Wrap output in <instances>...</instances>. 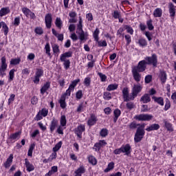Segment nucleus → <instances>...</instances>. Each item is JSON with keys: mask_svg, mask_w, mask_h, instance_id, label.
<instances>
[{"mask_svg": "<svg viewBox=\"0 0 176 176\" xmlns=\"http://www.w3.org/2000/svg\"><path fill=\"white\" fill-rule=\"evenodd\" d=\"M124 31L126 30V32L128 34H130V35H134V29L130 25H123Z\"/></svg>", "mask_w": 176, "mask_h": 176, "instance_id": "473e14b6", "label": "nucleus"}, {"mask_svg": "<svg viewBox=\"0 0 176 176\" xmlns=\"http://www.w3.org/2000/svg\"><path fill=\"white\" fill-rule=\"evenodd\" d=\"M25 166L28 173H31V171H34V170H35V166H34V165L31 164V162H30L27 158L25 159Z\"/></svg>", "mask_w": 176, "mask_h": 176, "instance_id": "412c9836", "label": "nucleus"}, {"mask_svg": "<svg viewBox=\"0 0 176 176\" xmlns=\"http://www.w3.org/2000/svg\"><path fill=\"white\" fill-rule=\"evenodd\" d=\"M147 28L149 31H153L155 26H153V21L151 19L146 21Z\"/></svg>", "mask_w": 176, "mask_h": 176, "instance_id": "58836bf2", "label": "nucleus"}, {"mask_svg": "<svg viewBox=\"0 0 176 176\" xmlns=\"http://www.w3.org/2000/svg\"><path fill=\"white\" fill-rule=\"evenodd\" d=\"M69 16L71 18L69 20V23H76V21H77V20H76V16H77L76 12H75V11L70 12L69 13Z\"/></svg>", "mask_w": 176, "mask_h": 176, "instance_id": "c85d7f7f", "label": "nucleus"}, {"mask_svg": "<svg viewBox=\"0 0 176 176\" xmlns=\"http://www.w3.org/2000/svg\"><path fill=\"white\" fill-rule=\"evenodd\" d=\"M138 43L140 47H146L148 46V41L144 38H139Z\"/></svg>", "mask_w": 176, "mask_h": 176, "instance_id": "2f4dec72", "label": "nucleus"}, {"mask_svg": "<svg viewBox=\"0 0 176 176\" xmlns=\"http://www.w3.org/2000/svg\"><path fill=\"white\" fill-rule=\"evenodd\" d=\"M21 137V131H19L14 133H11L7 140V142L8 144H14V142H15L16 141H18V140H20Z\"/></svg>", "mask_w": 176, "mask_h": 176, "instance_id": "1a4fd4ad", "label": "nucleus"}, {"mask_svg": "<svg viewBox=\"0 0 176 176\" xmlns=\"http://www.w3.org/2000/svg\"><path fill=\"white\" fill-rule=\"evenodd\" d=\"M34 149H35V144L32 143L30 144L29 150L28 151V156L32 157V152H34Z\"/></svg>", "mask_w": 176, "mask_h": 176, "instance_id": "864d4df0", "label": "nucleus"}, {"mask_svg": "<svg viewBox=\"0 0 176 176\" xmlns=\"http://www.w3.org/2000/svg\"><path fill=\"white\" fill-rule=\"evenodd\" d=\"M103 98L107 101H109V100H112V94L108 91H105L103 93Z\"/></svg>", "mask_w": 176, "mask_h": 176, "instance_id": "09e8293b", "label": "nucleus"}, {"mask_svg": "<svg viewBox=\"0 0 176 176\" xmlns=\"http://www.w3.org/2000/svg\"><path fill=\"white\" fill-rule=\"evenodd\" d=\"M50 89V82H46L43 86L41 88L40 92L42 96L46 93Z\"/></svg>", "mask_w": 176, "mask_h": 176, "instance_id": "a878e982", "label": "nucleus"}, {"mask_svg": "<svg viewBox=\"0 0 176 176\" xmlns=\"http://www.w3.org/2000/svg\"><path fill=\"white\" fill-rule=\"evenodd\" d=\"M87 160L89 163H90V164H92V166H96L98 162L96 157H94V155H89L87 157Z\"/></svg>", "mask_w": 176, "mask_h": 176, "instance_id": "72a5a7b5", "label": "nucleus"}, {"mask_svg": "<svg viewBox=\"0 0 176 176\" xmlns=\"http://www.w3.org/2000/svg\"><path fill=\"white\" fill-rule=\"evenodd\" d=\"M169 108H171V103L170 102L168 98H166V104L164 106V111H168Z\"/></svg>", "mask_w": 176, "mask_h": 176, "instance_id": "0e129e2a", "label": "nucleus"}, {"mask_svg": "<svg viewBox=\"0 0 176 176\" xmlns=\"http://www.w3.org/2000/svg\"><path fill=\"white\" fill-rule=\"evenodd\" d=\"M152 98L155 102H157V104H158V105H161V107L164 105V99L163 97L153 96Z\"/></svg>", "mask_w": 176, "mask_h": 176, "instance_id": "c756f323", "label": "nucleus"}, {"mask_svg": "<svg viewBox=\"0 0 176 176\" xmlns=\"http://www.w3.org/2000/svg\"><path fill=\"white\" fill-rule=\"evenodd\" d=\"M13 163V154H10V156L8 157L6 162H4L3 166L5 168H9L12 164Z\"/></svg>", "mask_w": 176, "mask_h": 176, "instance_id": "4be33fe9", "label": "nucleus"}, {"mask_svg": "<svg viewBox=\"0 0 176 176\" xmlns=\"http://www.w3.org/2000/svg\"><path fill=\"white\" fill-rule=\"evenodd\" d=\"M144 34L148 42H151V41H152V34H151V32H145Z\"/></svg>", "mask_w": 176, "mask_h": 176, "instance_id": "774afa93", "label": "nucleus"}, {"mask_svg": "<svg viewBox=\"0 0 176 176\" xmlns=\"http://www.w3.org/2000/svg\"><path fill=\"white\" fill-rule=\"evenodd\" d=\"M2 29L3 30L4 35L6 36L9 33V27H8V25H6V23L2 21Z\"/></svg>", "mask_w": 176, "mask_h": 176, "instance_id": "3c124183", "label": "nucleus"}, {"mask_svg": "<svg viewBox=\"0 0 176 176\" xmlns=\"http://www.w3.org/2000/svg\"><path fill=\"white\" fill-rule=\"evenodd\" d=\"M140 102H143V104H148V102H151V95L148 94H144L140 98Z\"/></svg>", "mask_w": 176, "mask_h": 176, "instance_id": "5701e85b", "label": "nucleus"}, {"mask_svg": "<svg viewBox=\"0 0 176 176\" xmlns=\"http://www.w3.org/2000/svg\"><path fill=\"white\" fill-rule=\"evenodd\" d=\"M77 30L79 32L78 34L79 35L78 38L80 42H86V41L89 39V33L87 32H85V31H83V21L80 16L79 17V21L77 24Z\"/></svg>", "mask_w": 176, "mask_h": 176, "instance_id": "20e7f679", "label": "nucleus"}, {"mask_svg": "<svg viewBox=\"0 0 176 176\" xmlns=\"http://www.w3.org/2000/svg\"><path fill=\"white\" fill-rule=\"evenodd\" d=\"M10 13V8L9 7H3L0 9V17L7 16Z\"/></svg>", "mask_w": 176, "mask_h": 176, "instance_id": "393cba45", "label": "nucleus"}, {"mask_svg": "<svg viewBox=\"0 0 176 176\" xmlns=\"http://www.w3.org/2000/svg\"><path fill=\"white\" fill-rule=\"evenodd\" d=\"M82 97H83V91L82 90H78L76 93V98L77 100H80L82 98Z\"/></svg>", "mask_w": 176, "mask_h": 176, "instance_id": "e2e57ef3", "label": "nucleus"}, {"mask_svg": "<svg viewBox=\"0 0 176 176\" xmlns=\"http://www.w3.org/2000/svg\"><path fill=\"white\" fill-rule=\"evenodd\" d=\"M58 126V120L54 118L50 124V131L51 134H53V133H54V131L56 130V129H57Z\"/></svg>", "mask_w": 176, "mask_h": 176, "instance_id": "a211bd4d", "label": "nucleus"}, {"mask_svg": "<svg viewBox=\"0 0 176 176\" xmlns=\"http://www.w3.org/2000/svg\"><path fill=\"white\" fill-rule=\"evenodd\" d=\"M34 32L36 35H43V28L42 27H36L34 29Z\"/></svg>", "mask_w": 176, "mask_h": 176, "instance_id": "13d9d810", "label": "nucleus"}, {"mask_svg": "<svg viewBox=\"0 0 176 176\" xmlns=\"http://www.w3.org/2000/svg\"><path fill=\"white\" fill-rule=\"evenodd\" d=\"M148 67V63H146V60H140L136 66H134L132 68V75L135 82L139 83L141 82V72H145L146 71Z\"/></svg>", "mask_w": 176, "mask_h": 176, "instance_id": "f03ea898", "label": "nucleus"}, {"mask_svg": "<svg viewBox=\"0 0 176 176\" xmlns=\"http://www.w3.org/2000/svg\"><path fill=\"white\" fill-rule=\"evenodd\" d=\"M6 71H8V63H6V56H3L1 58L0 65V76L3 78L6 76Z\"/></svg>", "mask_w": 176, "mask_h": 176, "instance_id": "6e6552de", "label": "nucleus"}, {"mask_svg": "<svg viewBox=\"0 0 176 176\" xmlns=\"http://www.w3.org/2000/svg\"><path fill=\"white\" fill-rule=\"evenodd\" d=\"M128 127L130 130H135V129H138V124L135 121H133L128 125Z\"/></svg>", "mask_w": 176, "mask_h": 176, "instance_id": "5fc2aeb1", "label": "nucleus"}, {"mask_svg": "<svg viewBox=\"0 0 176 176\" xmlns=\"http://www.w3.org/2000/svg\"><path fill=\"white\" fill-rule=\"evenodd\" d=\"M168 12L170 19L174 20L175 19L176 6L173 3H168Z\"/></svg>", "mask_w": 176, "mask_h": 176, "instance_id": "dca6fc26", "label": "nucleus"}, {"mask_svg": "<svg viewBox=\"0 0 176 176\" xmlns=\"http://www.w3.org/2000/svg\"><path fill=\"white\" fill-rule=\"evenodd\" d=\"M75 89H73L72 87H69L68 89L66 90L65 93L62 94V97H64L65 98H67V97H71V93L74 91Z\"/></svg>", "mask_w": 176, "mask_h": 176, "instance_id": "37998d69", "label": "nucleus"}, {"mask_svg": "<svg viewBox=\"0 0 176 176\" xmlns=\"http://www.w3.org/2000/svg\"><path fill=\"white\" fill-rule=\"evenodd\" d=\"M145 126H146V124L145 123L138 124V128L134 135L135 144H138V142H141L142 141V139L145 135Z\"/></svg>", "mask_w": 176, "mask_h": 176, "instance_id": "7ed1b4c3", "label": "nucleus"}, {"mask_svg": "<svg viewBox=\"0 0 176 176\" xmlns=\"http://www.w3.org/2000/svg\"><path fill=\"white\" fill-rule=\"evenodd\" d=\"M60 124L61 127H65V126H67V117L65 116V115H63L60 116Z\"/></svg>", "mask_w": 176, "mask_h": 176, "instance_id": "c03bdc74", "label": "nucleus"}, {"mask_svg": "<svg viewBox=\"0 0 176 176\" xmlns=\"http://www.w3.org/2000/svg\"><path fill=\"white\" fill-rule=\"evenodd\" d=\"M61 146H63V142L60 141L54 146V147H53V152H58L61 148Z\"/></svg>", "mask_w": 176, "mask_h": 176, "instance_id": "de8ad7c7", "label": "nucleus"}, {"mask_svg": "<svg viewBox=\"0 0 176 176\" xmlns=\"http://www.w3.org/2000/svg\"><path fill=\"white\" fill-rule=\"evenodd\" d=\"M125 41H126V46H129L131 43V36L126 34L124 36Z\"/></svg>", "mask_w": 176, "mask_h": 176, "instance_id": "69168bd1", "label": "nucleus"}, {"mask_svg": "<svg viewBox=\"0 0 176 176\" xmlns=\"http://www.w3.org/2000/svg\"><path fill=\"white\" fill-rule=\"evenodd\" d=\"M153 16L157 18V17H162L163 14V10L162 8H156L154 12H153Z\"/></svg>", "mask_w": 176, "mask_h": 176, "instance_id": "e433bc0d", "label": "nucleus"}, {"mask_svg": "<svg viewBox=\"0 0 176 176\" xmlns=\"http://www.w3.org/2000/svg\"><path fill=\"white\" fill-rule=\"evenodd\" d=\"M72 54H73L72 51H69L63 54H61L60 56V60L61 63H63L64 68L66 70L69 69V67H71V60L67 58H69L72 57Z\"/></svg>", "mask_w": 176, "mask_h": 176, "instance_id": "39448f33", "label": "nucleus"}, {"mask_svg": "<svg viewBox=\"0 0 176 176\" xmlns=\"http://www.w3.org/2000/svg\"><path fill=\"white\" fill-rule=\"evenodd\" d=\"M121 150H122V153H125V155H126V156H129V155H131V151H133L130 144H126L125 145H122L121 146Z\"/></svg>", "mask_w": 176, "mask_h": 176, "instance_id": "f3484780", "label": "nucleus"}, {"mask_svg": "<svg viewBox=\"0 0 176 176\" xmlns=\"http://www.w3.org/2000/svg\"><path fill=\"white\" fill-rule=\"evenodd\" d=\"M141 91H142V87L140 83L133 85L131 95L129 94V87H124L122 89V97L124 102L134 101Z\"/></svg>", "mask_w": 176, "mask_h": 176, "instance_id": "f257e3e1", "label": "nucleus"}, {"mask_svg": "<svg viewBox=\"0 0 176 176\" xmlns=\"http://www.w3.org/2000/svg\"><path fill=\"white\" fill-rule=\"evenodd\" d=\"M113 168H115V162H111L108 164L107 168L104 169V173H109V171H111Z\"/></svg>", "mask_w": 176, "mask_h": 176, "instance_id": "a19ab883", "label": "nucleus"}, {"mask_svg": "<svg viewBox=\"0 0 176 176\" xmlns=\"http://www.w3.org/2000/svg\"><path fill=\"white\" fill-rule=\"evenodd\" d=\"M98 76L100 77L101 82H105V81L107 80V78H108V77L107 76V75L103 74L101 73V72H98Z\"/></svg>", "mask_w": 176, "mask_h": 176, "instance_id": "680f3d73", "label": "nucleus"}, {"mask_svg": "<svg viewBox=\"0 0 176 176\" xmlns=\"http://www.w3.org/2000/svg\"><path fill=\"white\" fill-rule=\"evenodd\" d=\"M159 78L160 79L162 85H164L167 82V73L164 70L160 72Z\"/></svg>", "mask_w": 176, "mask_h": 176, "instance_id": "6ab92c4d", "label": "nucleus"}, {"mask_svg": "<svg viewBox=\"0 0 176 176\" xmlns=\"http://www.w3.org/2000/svg\"><path fill=\"white\" fill-rule=\"evenodd\" d=\"M108 143L105 140H99L98 142H96L94 144L93 149L95 151V152H100L101 151V148H104V146H107Z\"/></svg>", "mask_w": 176, "mask_h": 176, "instance_id": "ddd939ff", "label": "nucleus"}, {"mask_svg": "<svg viewBox=\"0 0 176 176\" xmlns=\"http://www.w3.org/2000/svg\"><path fill=\"white\" fill-rule=\"evenodd\" d=\"M160 129V125L159 124H152L146 128V131L151 132V131H157Z\"/></svg>", "mask_w": 176, "mask_h": 176, "instance_id": "aec40b11", "label": "nucleus"}, {"mask_svg": "<svg viewBox=\"0 0 176 176\" xmlns=\"http://www.w3.org/2000/svg\"><path fill=\"white\" fill-rule=\"evenodd\" d=\"M84 131H86V126L83 124H80L74 129V134H76L80 140H82V135Z\"/></svg>", "mask_w": 176, "mask_h": 176, "instance_id": "9b49d317", "label": "nucleus"}, {"mask_svg": "<svg viewBox=\"0 0 176 176\" xmlns=\"http://www.w3.org/2000/svg\"><path fill=\"white\" fill-rule=\"evenodd\" d=\"M100 29L98 28H96L94 32H93V38L96 42H98L100 41Z\"/></svg>", "mask_w": 176, "mask_h": 176, "instance_id": "c9c22d12", "label": "nucleus"}, {"mask_svg": "<svg viewBox=\"0 0 176 176\" xmlns=\"http://www.w3.org/2000/svg\"><path fill=\"white\" fill-rule=\"evenodd\" d=\"M135 120H138V122H150L153 119V116L152 114L142 113L139 115H135L133 117Z\"/></svg>", "mask_w": 176, "mask_h": 176, "instance_id": "0eeeda50", "label": "nucleus"}, {"mask_svg": "<svg viewBox=\"0 0 176 176\" xmlns=\"http://www.w3.org/2000/svg\"><path fill=\"white\" fill-rule=\"evenodd\" d=\"M122 115V111L119 109H116L113 111V122L116 123L118 122V120L119 119V117Z\"/></svg>", "mask_w": 176, "mask_h": 176, "instance_id": "cd10ccee", "label": "nucleus"}, {"mask_svg": "<svg viewBox=\"0 0 176 176\" xmlns=\"http://www.w3.org/2000/svg\"><path fill=\"white\" fill-rule=\"evenodd\" d=\"M20 21H21L20 16H16L14 19V22L12 23V24L13 25H14V27H19V25H20Z\"/></svg>", "mask_w": 176, "mask_h": 176, "instance_id": "052dcab7", "label": "nucleus"}, {"mask_svg": "<svg viewBox=\"0 0 176 176\" xmlns=\"http://www.w3.org/2000/svg\"><path fill=\"white\" fill-rule=\"evenodd\" d=\"M163 122L164 126L166 128L167 131L173 133V131H174V127H173V124L167 121V120H164Z\"/></svg>", "mask_w": 176, "mask_h": 176, "instance_id": "b1692460", "label": "nucleus"}, {"mask_svg": "<svg viewBox=\"0 0 176 176\" xmlns=\"http://www.w3.org/2000/svg\"><path fill=\"white\" fill-rule=\"evenodd\" d=\"M45 54L47 55L50 58H52V54L50 53V44L49 43H47L45 45Z\"/></svg>", "mask_w": 176, "mask_h": 176, "instance_id": "ea45409f", "label": "nucleus"}, {"mask_svg": "<svg viewBox=\"0 0 176 176\" xmlns=\"http://www.w3.org/2000/svg\"><path fill=\"white\" fill-rule=\"evenodd\" d=\"M41 76H43V69L42 68L36 69V73L34 75V78L33 79V82L35 85H39V82H41Z\"/></svg>", "mask_w": 176, "mask_h": 176, "instance_id": "f8f14e48", "label": "nucleus"}, {"mask_svg": "<svg viewBox=\"0 0 176 176\" xmlns=\"http://www.w3.org/2000/svg\"><path fill=\"white\" fill-rule=\"evenodd\" d=\"M49 115V109L46 108H43L41 110L37 113L36 116L34 117V120L39 122V120H42L43 118H46Z\"/></svg>", "mask_w": 176, "mask_h": 176, "instance_id": "9d476101", "label": "nucleus"}, {"mask_svg": "<svg viewBox=\"0 0 176 176\" xmlns=\"http://www.w3.org/2000/svg\"><path fill=\"white\" fill-rule=\"evenodd\" d=\"M22 12L26 17H28V16H30V13H31V10L27 7H24L22 8Z\"/></svg>", "mask_w": 176, "mask_h": 176, "instance_id": "4d7b16f0", "label": "nucleus"}, {"mask_svg": "<svg viewBox=\"0 0 176 176\" xmlns=\"http://www.w3.org/2000/svg\"><path fill=\"white\" fill-rule=\"evenodd\" d=\"M80 82V78L76 79L71 82L69 87H71L72 89L75 90V87H76V86H78V83H79Z\"/></svg>", "mask_w": 176, "mask_h": 176, "instance_id": "49530a36", "label": "nucleus"}, {"mask_svg": "<svg viewBox=\"0 0 176 176\" xmlns=\"http://www.w3.org/2000/svg\"><path fill=\"white\" fill-rule=\"evenodd\" d=\"M65 100H67V98H65L64 96H60V98L58 100L60 107L62 109H65V108H67V102H65Z\"/></svg>", "mask_w": 176, "mask_h": 176, "instance_id": "7c9ffc66", "label": "nucleus"}, {"mask_svg": "<svg viewBox=\"0 0 176 176\" xmlns=\"http://www.w3.org/2000/svg\"><path fill=\"white\" fill-rule=\"evenodd\" d=\"M112 16L116 19H119V17H120V13L119 12V11L115 10L113 13H112Z\"/></svg>", "mask_w": 176, "mask_h": 176, "instance_id": "338daca9", "label": "nucleus"}, {"mask_svg": "<svg viewBox=\"0 0 176 176\" xmlns=\"http://www.w3.org/2000/svg\"><path fill=\"white\" fill-rule=\"evenodd\" d=\"M153 79V78L152 75L151 74L146 75L144 78V83H146V85H148L151 83V82H152Z\"/></svg>", "mask_w": 176, "mask_h": 176, "instance_id": "6e6d98bb", "label": "nucleus"}, {"mask_svg": "<svg viewBox=\"0 0 176 176\" xmlns=\"http://www.w3.org/2000/svg\"><path fill=\"white\" fill-rule=\"evenodd\" d=\"M100 137H102L104 138L108 135V129H102L101 131H100Z\"/></svg>", "mask_w": 176, "mask_h": 176, "instance_id": "bf43d9fd", "label": "nucleus"}, {"mask_svg": "<svg viewBox=\"0 0 176 176\" xmlns=\"http://www.w3.org/2000/svg\"><path fill=\"white\" fill-rule=\"evenodd\" d=\"M118 87H119V85L116 83L110 84L108 85L106 90L107 91H113V90H118Z\"/></svg>", "mask_w": 176, "mask_h": 176, "instance_id": "f704fd0d", "label": "nucleus"}, {"mask_svg": "<svg viewBox=\"0 0 176 176\" xmlns=\"http://www.w3.org/2000/svg\"><path fill=\"white\" fill-rule=\"evenodd\" d=\"M21 62V58H12L10 61V65H19L20 63Z\"/></svg>", "mask_w": 176, "mask_h": 176, "instance_id": "a18cd8bd", "label": "nucleus"}, {"mask_svg": "<svg viewBox=\"0 0 176 176\" xmlns=\"http://www.w3.org/2000/svg\"><path fill=\"white\" fill-rule=\"evenodd\" d=\"M55 25L59 30H61L63 28V21H61V18L57 17L55 20Z\"/></svg>", "mask_w": 176, "mask_h": 176, "instance_id": "79ce46f5", "label": "nucleus"}, {"mask_svg": "<svg viewBox=\"0 0 176 176\" xmlns=\"http://www.w3.org/2000/svg\"><path fill=\"white\" fill-rule=\"evenodd\" d=\"M83 85L85 87H90V85H91V78L90 77H86L84 79Z\"/></svg>", "mask_w": 176, "mask_h": 176, "instance_id": "8fccbe9b", "label": "nucleus"}, {"mask_svg": "<svg viewBox=\"0 0 176 176\" xmlns=\"http://www.w3.org/2000/svg\"><path fill=\"white\" fill-rule=\"evenodd\" d=\"M52 52L55 56H58L60 54V46L57 44H54L52 45Z\"/></svg>", "mask_w": 176, "mask_h": 176, "instance_id": "4c0bfd02", "label": "nucleus"}, {"mask_svg": "<svg viewBox=\"0 0 176 176\" xmlns=\"http://www.w3.org/2000/svg\"><path fill=\"white\" fill-rule=\"evenodd\" d=\"M97 122H98L97 116L94 113H91L87 122V124L89 127H93V126H96V124H97Z\"/></svg>", "mask_w": 176, "mask_h": 176, "instance_id": "4468645a", "label": "nucleus"}, {"mask_svg": "<svg viewBox=\"0 0 176 176\" xmlns=\"http://www.w3.org/2000/svg\"><path fill=\"white\" fill-rule=\"evenodd\" d=\"M14 72H16V70L14 69H12L9 72V78H8V82H10L14 79Z\"/></svg>", "mask_w": 176, "mask_h": 176, "instance_id": "603ef678", "label": "nucleus"}, {"mask_svg": "<svg viewBox=\"0 0 176 176\" xmlns=\"http://www.w3.org/2000/svg\"><path fill=\"white\" fill-rule=\"evenodd\" d=\"M85 173H86V168H85L84 166H80L74 171L75 175L77 176H82V174H85Z\"/></svg>", "mask_w": 176, "mask_h": 176, "instance_id": "bb28decb", "label": "nucleus"}, {"mask_svg": "<svg viewBox=\"0 0 176 176\" xmlns=\"http://www.w3.org/2000/svg\"><path fill=\"white\" fill-rule=\"evenodd\" d=\"M45 23L47 28H52V23H53V16L51 13H47L45 16Z\"/></svg>", "mask_w": 176, "mask_h": 176, "instance_id": "2eb2a0df", "label": "nucleus"}, {"mask_svg": "<svg viewBox=\"0 0 176 176\" xmlns=\"http://www.w3.org/2000/svg\"><path fill=\"white\" fill-rule=\"evenodd\" d=\"M144 60L146 61L147 65H152L153 68H156L157 67V55L155 53L151 54V56H146L144 58Z\"/></svg>", "mask_w": 176, "mask_h": 176, "instance_id": "423d86ee", "label": "nucleus"}]
</instances>
